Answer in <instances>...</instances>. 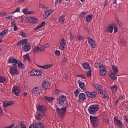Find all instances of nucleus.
I'll return each instance as SVG.
<instances>
[{
    "instance_id": "680f3d73",
    "label": "nucleus",
    "mask_w": 128,
    "mask_h": 128,
    "mask_svg": "<svg viewBox=\"0 0 128 128\" xmlns=\"http://www.w3.org/2000/svg\"><path fill=\"white\" fill-rule=\"evenodd\" d=\"M20 128H26V126L22 123L20 124Z\"/></svg>"
},
{
    "instance_id": "49530a36",
    "label": "nucleus",
    "mask_w": 128,
    "mask_h": 128,
    "mask_svg": "<svg viewBox=\"0 0 128 128\" xmlns=\"http://www.w3.org/2000/svg\"><path fill=\"white\" fill-rule=\"evenodd\" d=\"M39 8H42V10H46V6L42 4H39Z\"/></svg>"
},
{
    "instance_id": "37998d69",
    "label": "nucleus",
    "mask_w": 128,
    "mask_h": 128,
    "mask_svg": "<svg viewBox=\"0 0 128 128\" xmlns=\"http://www.w3.org/2000/svg\"><path fill=\"white\" fill-rule=\"evenodd\" d=\"M112 70V72H113L114 74L118 73V67L112 66V70Z\"/></svg>"
},
{
    "instance_id": "c756f323",
    "label": "nucleus",
    "mask_w": 128,
    "mask_h": 128,
    "mask_svg": "<svg viewBox=\"0 0 128 128\" xmlns=\"http://www.w3.org/2000/svg\"><path fill=\"white\" fill-rule=\"evenodd\" d=\"M41 68H44V70H46L47 68H50L52 66V64H48L44 66H40Z\"/></svg>"
},
{
    "instance_id": "8fccbe9b",
    "label": "nucleus",
    "mask_w": 128,
    "mask_h": 128,
    "mask_svg": "<svg viewBox=\"0 0 128 128\" xmlns=\"http://www.w3.org/2000/svg\"><path fill=\"white\" fill-rule=\"evenodd\" d=\"M55 55L56 56H60V52L58 50H56L55 51Z\"/></svg>"
},
{
    "instance_id": "dca6fc26",
    "label": "nucleus",
    "mask_w": 128,
    "mask_h": 128,
    "mask_svg": "<svg viewBox=\"0 0 128 128\" xmlns=\"http://www.w3.org/2000/svg\"><path fill=\"white\" fill-rule=\"evenodd\" d=\"M54 12V10H47L45 11L44 13L43 14V18H46L52 14Z\"/></svg>"
},
{
    "instance_id": "7ed1b4c3",
    "label": "nucleus",
    "mask_w": 128,
    "mask_h": 128,
    "mask_svg": "<svg viewBox=\"0 0 128 128\" xmlns=\"http://www.w3.org/2000/svg\"><path fill=\"white\" fill-rule=\"evenodd\" d=\"M90 120L94 126H98L100 124V119L98 117L90 116Z\"/></svg>"
},
{
    "instance_id": "bb28decb",
    "label": "nucleus",
    "mask_w": 128,
    "mask_h": 128,
    "mask_svg": "<svg viewBox=\"0 0 128 128\" xmlns=\"http://www.w3.org/2000/svg\"><path fill=\"white\" fill-rule=\"evenodd\" d=\"M42 86L44 88H50V83L48 81H44L42 84Z\"/></svg>"
},
{
    "instance_id": "f257e3e1",
    "label": "nucleus",
    "mask_w": 128,
    "mask_h": 128,
    "mask_svg": "<svg viewBox=\"0 0 128 128\" xmlns=\"http://www.w3.org/2000/svg\"><path fill=\"white\" fill-rule=\"evenodd\" d=\"M100 110V107L98 104H94L90 106L88 109V112L90 114H96Z\"/></svg>"
},
{
    "instance_id": "2f4dec72",
    "label": "nucleus",
    "mask_w": 128,
    "mask_h": 128,
    "mask_svg": "<svg viewBox=\"0 0 128 128\" xmlns=\"http://www.w3.org/2000/svg\"><path fill=\"white\" fill-rule=\"evenodd\" d=\"M26 40V39H23L18 42L16 44L17 46H22L24 44Z\"/></svg>"
},
{
    "instance_id": "cd10ccee",
    "label": "nucleus",
    "mask_w": 128,
    "mask_h": 128,
    "mask_svg": "<svg viewBox=\"0 0 128 128\" xmlns=\"http://www.w3.org/2000/svg\"><path fill=\"white\" fill-rule=\"evenodd\" d=\"M36 108L38 112H44V110L45 107L44 106H38Z\"/></svg>"
},
{
    "instance_id": "9d476101",
    "label": "nucleus",
    "mask_w": 128,
    "mask_h": 128,
    "mask_svg": "<svg viewBox=\"0 0 128 128\" xmlns=\"http://www.w3.org/2000/svg\"><path fill=\"white\" fill-rule=\"evenodd\" d=\"M42 70H33L30 72V76H42Z\"/></svg>"
},
{
    "instance_id": "5fc2aeb1",
    "label": "nucleus",
    "mask_w": 128,
    "mask_h": 128,
    "mask_svg": "<svg viewBox=\"0 0 128 128\" xmlns=\"http://www.w3.org/2000/svg\"><path fill=\"white\" fill-rule=\"evenodd\" d=\"M0 16H6V12H4V11H0Z\"/></svg>"
},
{
    "instance_id": "58836bf2",
    "label": "nucleus",
    "mask_w": 128,
    "mask_h": 128,
    "mask_svg": "<svg viewBox=\"0 0 128 128\" xmlns=\"http://www.w3.org/2000/svg\"><path fill=\"white\" fill-rule=\"evenodd\" d=\"M104 65L100 64V63L99 62H96L95 63L94 66V68H100V66H102Z\"/></svg>"
},
{
    "instance_id": "6e6552de",
    "label": "nucleus",
    "mask_w": 128,
    "mask_h": 128,
    "mask_svg": "<svg viewBox=\"0 0 128 128\" xmlns=\"http://www.w3.org/2000/svg\"><path fill=\"white\" fill-rule=\"evenodd\" d=\"M40 88L35 87L32 90V93L34 96L38 98L40 96Z\"/></svg>"
},
{
    "instance_id": "de8ad7c7",
    "label": "nucleus",
    "mask_w": 128,
    "mask_h": 128,
    "mask_svg": "<svg viewBox=\"0 0 128 128\" xmlns=\"http://www.w3.org/2000/svg\"><path fill=\"white\" fill-rule=\"evenodd\" d=\"M95 88L97 90H102V86L98 84L95 86Z\"/></svg>"
},
{
    "instance_id": "0e129e2a",
    "label": "nucleus",
    "mask_w": 128,
    "mask_h": 128,
    "mask_svg": "<svg viewBox=\"0 0 128 128\" xmlns=\"http://www.w3.org/2000/svg\"><path fill=\"white\" fill-rule=\"evenodd\" d=\"M62 0H57L55 4H62Z\"/></svg>"
},
{
    "instance_id": "b1692460",
    "label": "nucleus",
    "mask_w": 128,
    "mask_h": 128,
    "mask_svg": "<svg viewBox=\"0 0 128 128\" xmlns=\"http://www.w3.org/2000/svg\"><path fill=\"white\" fill-rule=\"evenodd\" d=\"M14 104V101H4L3 102V105L5 108L8 106H12V104Z\"/></svg>"
},
{
    "instance_id": "423d86ee",
    "label": "nucleus",
    "mask_w": 128,
    "mask_h": 128,
    "mask_svg": "<svg viewBox=\"0 0 128 128\" xmlns=\"http://www.w3.org/2000/svg\"><path fill=\"white\" fill-rule=\"evenodd\" d=\"M22 92L20 87L18 86H14L12 89V92L16 96H18V94Z\"/></svg>"
},
{
    "instance_id": "c03bdc74",
    "label": "nucleus",
    "mask_w": 128,
    "mask_h": 128,
    "mask_svg": "<svg viewBox=\"0 0 128 128\" xmlns=\"http://www.w3.org/2000/svg\"><path fill=\"white\" fill-rule=\"evenodd\" d=\"M6 20H14V17L12 16H8L6 17Z\"/></svg>"
},
{
    "instance_id": "052dcab7",
    "label": "nucleus",
    "mask_w": 128,
    "mask_h": 128,
    "mask_svg": "<svg viewBox=\"0 0 128 128\" xmlns=\"http://www.w3.org/2000/svg\"><path fill=\"white\" fill-rule=\"evenodd\" d=\"M118 100L119 102H122V100H124V97L122 96H121L118 98Z\"/></svg>"
},
{
    "instance_id": "c85d7f7f",
    "label": "nucleus",
    "mask_w": 128,
    "mask_h": 128,
    "mask_svg": "<svg viewBox=\"0 0 128 128\" xmlns=\"http://www.w3.org/2000/svg\"><path fill=\"white\" fill-rule=\"evenodd\" d=\"M82 67L86 70H90V64L88 62H86L82 64Z\"/></svg>"
},
{
    "instance_id": "7c9ffc66",
    "label": "nucleus",
    "mask_w": 128,
    "mask_h": 128,
    "mask_svg": "<svg viewBox=\"0 0 128 128\" xmlns=\"http://www.w3.org/2000/svg\"><path fill=\"white\" fill-rule=\"evenodd\" d=\"M92 20V14L88 15L86 16V20L87 22H90Z\"/></svg>"
},
{
    "instance_id": "393cba45",
    "label": "nucleus",
    "mask_w": 128,
    "mask_h": 128,
    "mask_svg": "<svg viewBox=\"0 0 128 128\" xmlns=\"http://www.w3.org/2000/svg\"><path fill=\"white\" fill-rule=\"evenodd\" d=\"M78 96L80 100H86V94L84 93H80Z\"/></svg>"
},
{
    "instance_id": "3c124183",
    "label": "nucleus",
    "mask_w": 128,
    "mask_h": 128,
    "mask_svg": "<svg viewBox=\"0 0 128 128\" xmlns=\"http://www.w3.org/2000/svg\"><path fill=\"white\" fill-rule=\"evenodd\" d=\"M38 48L40 52H44V46H38Z\"/></svg>"
},
{
    "instance_id": "6e6d98bb",
    "label": "nucleus",
    "mask_w": 128,
    "mask_h": 128,
    "mask_svg": "<svg viewBox=\"0 0 128 128\" xmlns=\"http://www.w3.org/2000/svg\"><path fill=\"white\" fill-rule=\"evenodd\" d=\"M87 76H92V70H90L87 72L86 74Z\"/></svg>"
},
{
    "instance_id": "f3484780",
    "label": "nucleus",
    "mask_w": 128,
    "mask_h": 128,
    "mask_svg": "<svg viewBox=\"0 0 128 128\" xmlns=\"http://www.w3.org/2000/svg\"><path fill=\"white\" fill-rule=\"evenodd\" d=\"M44 116V112H38L36 114V118H37L38 120H42Z\"/></svg>"
},
{
    "instance_id": "bf43d9fd",
    "label": "nucleus",
    "mask_w": 128,
    "mask_h": 128,
    "mask_svg": "<svg viewBox=\"0 0 128 128\" xmlns=\"http://www.w3.org/2000/svg\"><path fill=\"white\" fill-rule=\"evenodd\" d=\"M41 26L40 25H38V26H36L34 28V30L36 32V30H40V28H41Z\"/></svg>"
},
{
    "instance_id": "e433bc0d",
    "label": "nucleus",
    "mask_w": 128,
    "mask_h": 128,
    "mask_svg": "<svg viewBox=\"0 0 128 128\" xmlns=\"http://www.w3.org/2000/svg\"><path fill=\"white\" fill-rule=\"evenodd\" d=\"M88 14V12H82L81 14L79 15L80 18H84Z\"/></svg>"
},
{
    "instance_id": "a18cd8bd",
    "label": "nucleus",
    "mask_w": 128,
    "mask_h": 128,
    "mask_svg": "<svg viewBox=\"0 0 128 128\" xmlns=\"http://www.w3.org/2000/svg\"><path fill=\"white\" fill-rule=\"evenodd\" d=\"M55 94L56 96H58V94H62V91H60L58 89H56L55 90Z\"/></svg>"
},
{
    "instance_id": "f03ea898",
    "label": "nucleus",
    "mask_w": 128,
    "mask_h": 128,
    "mask_svg": "<svg viewBox=\"0 0 128 128\" xmlns=\"http://www.w3.org/2000/svg\"><path fill=\"white\" fill-rule=\"evenodd\" d=\"M56 112L58 113V116L60 118H64L66 116V106L62 107L60 109L57 108Z\"/></svg>"
},
{
    "instance_id": "79ce46f5",
    "label": "nucleus",
    "mask_w": 128,
    "mask_h": 128,
    "mask_svg": "<svg viewBox=\"0 0 128 128\" xmlns=\"http://www.w3.org/2000/svg\"><path fill=\"white\" fill-rule=\"evenodd\" d=\"M40 50H38V46H35L33 48V52L34 54H36V52H38Z\"/></svg>"
},
{
    "instance_id": "9b49d317",
    "label": "nucleus",
    "mask_w": 128,
    "mask_h": 128,
    "mask_svg": "<svg viewBox=\"0 0 128 128\" xmlns=\"http://www.w3.org/2000/svg\"><path fill=\"white\" fill-rule=\"evenodd\" d=\"M88 43L92 48H94L96 46V43L94 40L92 38L89 37L88 38Z\"/></svg>"
},
{
    "instance_id": "39448f33",
    "label": "nucleus",
    "mask_w": 128,
    "mask_h": 128,
    "mask_svg": "<svg viewBox=\"0 0 128 128\" xmlns=\"http://www.w3.org/2000/svg\"><path fill=\"white\" fill-rule=\"evenodd\" d=\"M22 48H23L24 52H26L30 50V44L28 42V40L26 39V40H25V42L24 43L22 46Z\"/></svg>"
},
{
    "instance_id": "338daca9",
    "label": "nucleus",
    "mask_w": 128,
    "mask_h": 128,
    "mask_svg": "<svg viewBox=\"0 0 128 128\" xmlns=\"http://www.w3.org/2000/svg\"><path fill=\"white\" fill-rule=\"evenodd\" d=\"M14 124H12L10 125V126H8L7 127H4V128H14Z\"/></svg>"
},
{
    "instance_id": "f8f14e48",
    "label": "nucleus",
    "mask_w": 128,
    "mask_h": 128,
    "mask_svg": "<svg viewBox=\"0 0 128 128\" xmlns=\"http://www.w3.org/2000/svg\"><path fill=\"white\" fill-rule=\"evenodd\" d=\"M8 62L9 64H12L13 66H18V60L14 58L10 57L8 60Z\"/></svg>"
},
{
    "instance_id": "ddd939ff",
    "label": "nucleus",
    "mask_w": 128,
    "mask_h": 128,
    "mask_svg": "<svg viewBox=\"0 0 128 128\" xmlns=\"http://www.w3.org/2000/svg\"><path fill=\"white\" fill-rule=\"evenodd\" d=\"M86 94L87 96H88V98H95L97 94L96 92V91L92 92H86Z\"/></svg>"
},
{
    "instance_id": "09e8293b",
    "label": "nucleus",
    "mask_w": 128,
    "mask_h": 128,
    "mask_svg": "<svg viewBox=\"0 0 128 128\" xmlns=\"http://www.w3.org/2000/svg\"><path fill=\"white\" fill-rule=\"evenodd\" d=\"M120 44L122 46H126L128 44V42H126V41L124 40H122L120 42Z\"/></svg>"
},
{
    "instance_id": "4468645a",
    "label": "nucleus",
    "mask_w": 128,
    "mask_h": 128,
    "mask_svg": "<svg viewBox=\"0 0 128 128\" xmlns=\"http://www.w3.org/2000/svg\"><path fill=\"white\" fill-rule=\"evenodd\" d=\"M99 74L102 76H104L105 74H106V69L104 66L103 65L102 66H100Z\"/></svg>"
},
{
    "instance_id": "2eb2a0df",
    "label": "nucleus",
    "mask_w": 128,
    "mask_h": 128,
    "mask_svg": "<svg viewBox=\"0 0 128 128\" xmlns=\"http://www.w3.org/2000/svg\"><path fill=\"white\" fill-rule=\"evenodd\" d=\"M28 128H44V126L40 122H37L36 124L30 125Z\"/></svg>"
},
{
    "instance_id": "f704fd0d",
    "label": "nucleus",
    "mask_w": 128,
    "mask_h": 128,
    "mask_svg": "<svg viewBox=\"0 0 128 128\" xmlns=\"http://www.w3.org/2000/svg\"><path fill=\"white\" fill-rule=\"evenodd\" d=\"M44 98L46 100H47V102H52V100H54V98L52 97H48L47 96H44Z\"/></svg>"
},
{
    "instance_id": "6ab92c4d",
    "label": "nucleus",
    "mask_w": 128,
    "mask_h": 128,
    "mask_svg": "<svg viewBox=\"0 0 128 128\" xmlns=\"http://www.w3.org/2000/svg\"><path fill=\"white\" fill-rule=\"evenodd\" d=\"M78 84H79V86L81 90H86V88L84 82H82L81 80H78Z\"/></svg>"
},
{
    "instance_id": "a211bd4d",
    "label": "nucleus",
    "mask_w": 128,
    "mask_h": 128,
    "mask_svg": "<svg viewBox=\"0 0 128 128\" xmlns=\"http://www.w3.org/2000/svg\"><path fill=\"white\" fill-rule=\"evenodd\" d=\"M66 40L64 39H62L60 42V44L59 48L60 50H64V48H66Z\"/></svg>"
},
{
    "instance_id": "0eeeda50",
    "label": "nucleus",
    "mask_w": 128,
    "mask_h": 128,
    "mask_svg": "<svg viewBox=\"0 0 128 128\" xmlns=\"http://www.w3.org/2000/svg\"><path fill=\"white\" fill-rule=\"evenodd\" d=\"M10 73L11 76H16V74H18V66L10 67Z\"/></svg>"
},
{
    "instance_id": "4be33fe9",
    "label": "nucleus",
    "mask_w": 128,
    "mask_h": 128,
    "mask_svg": "<svg viewBox=\"0 0 128 128\" xmlns=\"http://www.w3.org/2000/svg\"><path fill=\"white\" fill-rule=\"evenodd\" d=\"M8 34V29L6 28L3 30L2 32L0 33V38H2L6 36Z\"/></svg>"
},
{
    "instance_id": "a878e982",
    "label": "nucleus",
    "mask_w": 128,
    "mask_h": 128,
    "mask_svg": "<svg viewBox=\"0 0 128 128\" xmlns=\"http://www.w3.org/2000/svg\"><path fill=\"white\" fill-rule=\"evenodd\" d=\"M17 64L19 68H24V64H22V61L20 60L17 61Z\"/></svg>"
},
{
    "instance_id": "4c0bfd02",
    "label": "nucleus",
    "mask_w": 128,
    "mask_h": 128,
    "mask_svg": "<svg viewBox=\"0 0 128 128\" xmlns=\"http://www.w3.org/2000/svg\"><path fill=\"white\" fill-rule=\"evenodd\" d=\"M103 98L104 100H108L110 96H108V93H106V92H104Z\"/></svg>"
},
{
    "instance_id": "5701e85b",
    "label": "nucleus",
    "mask_w": 128,
    "mask_h": 128,
    "mask_svg": "<svg viewBox=\"0 0 128 128\" xmlns=\"http://www.w3.org/2000/svg\"><path fill=\"white\" fill-rule=\"evenodd\" d=\"M109 76L112 80H116V73H114L112 70H111L109 72Z\"/></svg>"
},
{
    "instance_id": "1a4fd4ad",
    "label": "nucleus",
    "mask_w": 128,
    "mask_h": 128,
    "mask_svg": "<svg viewBox=\"0 0 128 128\" xmlns=\"http://www.w3.org/2000/svg\"><path fill=\"white\" fill-rule=\"evenodd\" d=\"M66 100V97L64 95L61 96L58 100H57V104L62 106Z\"/></svg>"
},
{
    "instance_id": "412c9836",
    "label": "nucleus",
    "mask_w": 128,
    "mask_h": 128,
    "mask_svg": "<svg viewBox=\"0 0 128 128\" xmlns=\"http://www.w3.org/2000/svg\"><path fill=\"white\" fill-rule=\"evenodd\" d=\"M114 25H111L108 26L106 28V32H109L110 34H112L114 30Z\"/></svg>"
},
{
    "instance_id": "aec40b11",
    "label": "nucleus",
    "mask_w": 128,
    "mask_h": 128,
    "mask_svg": "<svg viewBox=\"0 0 128 128\" xmlns=\"http://www.w3.org/2000/svg\"><path fill=\"white\" fill-rule=\"evenodd\" d=\"M114 124H117V126H118L122 127V121L118 120L116 117L114 118Z\"/></svg>"
},
{
    "instance_id": "473e14b6",
    "label": "nucleus",
    "mask_w": 128,
    "mask_h": 128,
    "mask_svg": "<svg viewBox=\"0 0 128 128\" xmlns=\"http://www.w3.org/2000/svg\"><path fill=\"white\" fill-rule=\"evenodd\" d=\"M65 20L66 17L64 16H61L59 18L58 21L59 22H60L61 24H64V22Z\"/></svg>"
},
{
    "instance_id": "e2e57ef3",
    "label": "nucleus",
    "mask_w": 128,
    "mask_h": 128,
    "mask_svg": "<svg viewBox=\"0 0 128 128\" xmlns=\"http://www.w3.org/2000/svg\"><path fill=\"white\" fill-rule=\"evenodd\" d=\"M45 24H46V22L43 21V22H42V23H41L40 24H39V25L40 26L41 28H42V26H44Z\"/></svg>"
},
{
    "instance_id": "c9c22d12",
    "label": "nucleus",
    "mask_w": 128,
    "mask_h": 128,
    "mask_svg": "<svg viewBox=\"0 0 128 128\" xmlns=\"http://www.w3.org/2000/svg\"><path fill=\"white\" fill-rule=\"evenodd\" d=\"M110 90L113 93L116 92V90H118V85H116L115 86H112L110 87Z\"/></svg>"
},
{
    "instance_id": "ea45409f",
    "label": "nucleus",
    "mask_w": 128,
    "mask_h": 128,
    "mask_svg": "<svg viewBox=\"0 0 128 128\" xmlns=\"http://www.w3.org/2000/svg\"><path fill=\"white\" fill-rule=\"evenodd\" d=\"M19 35L22 38H26V32H24L22 30H20L19 32Z\"/></svg>"
},
{
    "instance_id": "774afa93",
    "label": "nucleus",
    "mask_w": 128,
    "mask_h": 128,
    "mask_svg": "<svg viewBox=\"0 0 128 128\" xmlns=\"http://www.w3.org/2000/svg\"><path fill=\"white\" fill-rule=\"evenodd\" d=\"M70 38V40H74L76 38V36L74 34H71Z\"/></svg>"
},
{
    "instance_id": "864d4df0",
    "label": "nucleus",
    "mask_w": 128,
    "mask_h": 128,
    "mask_svg": "<svg viewBox=\"0 0 128 128\" xmlns=\"http://www.w3.org/2000/svg\"><path fill=\"white\" fill-rule=\"evenodd\" d=\"M78 94H80V90H76L74 92V94L75 96H78Z\"/></svg>"
},
{
    "instance_id": "603ef678",
    "label": "nucleus",
    "mask_w": 128,
    "mask_h": 128,
    "mask_svg": "<svg viewBox=\"0 0 128 128\" xmlns=\"http://www.w3.org/2000/svg\"><path fill=\"white\" fill-rule=\"evenodd\" d=\"M6 82V78L4 77L0 76V82Z\"/></svg>"
},
{
    "instance_id": "72a5a7b5",
    "label": "nucleus",
    "mask_w": 128,
    "mask_h": 128,
    "mask_svg": "<svg viewBox=\"0 0 128 128\" xmlns=\"http://www.w3.org/2000/svg\"><path fill=\"white\" fill-rule=\"evenodd\" d=\"M22 12L24 14H34V12H28V9L25 8L22 10Z\"/></svg>"
},
{
    "instance_id": "4d7b16f0",
    "label": "nucleus",
    "mask_w": 128,
    "mask_h": 128,
    "mask_svg": "<svg viewBox=\"0 0 128 128\" xmlns=\"http://www.w3.org/2000/svg\"><path fill=\"white\" fill-rule=\"evenodd\" d=\"M114 32L116 33L118 32V27L116 25H114Z\"/></svg>"
},
{
    "instance_id": "a19ab883",
    "label": "nucleus",
    "mask_w": 128,
    "mask_h": 128,
    "mask_svg": "<svg viewBox=\"0 0 128 128\" xmlns=\"http://www.w3.org/2000/svg\"><path fill=\"white\" fill-rule=\"evenodd\" d=\"M20 8H17L15 10H14L11 12V14H16V12H20Z\"/></svg>"
},
{
    "instance_id": "20e7f679",
    "label": "nucleus",
    "mask_w": 128,
    "mask_h": 128,
    "mask_svg": "<svg viewBox=\"0 0 128 128\" xmlns=\"http://www.w3.org/2000/svg\"><path fill=\"white\" fill-rule=\"evenodd\" d=\"M25 22H29L30 24H36L38 22V19L34 17H26L25 18Z\"/></svg>"
},
{
    "instance_id": "69168bd1",
    "label": "nucleus",
    "mask_w": 128,
    "mask_h": 128,
    "mask_svg": "<svg viewBox=\"0 0 128 128\" xmlns=\"http://www.w3.org/2000/svg\"><path fill=\"white\" fill-rule=\"evenodd\" d=\"M118 23L120 28L122 26V22H120V20H118Z\"/></svg>"
},
{
    "instance_id": "13d9d810",
    "label": "nucleus",
    "mask_w": 128,
    "mask_h": 128,
    "mask_svg": "<svg viewBox=\"0 0 128 128\" xmlns=\"http://www.w3.org/2000/svg\"><path fill=\"white\" fill-rule=\"evenodd\" d=\"M24 60H30V56H28V54H26L24 56Z\"/></svg>"
}]
</instances>
